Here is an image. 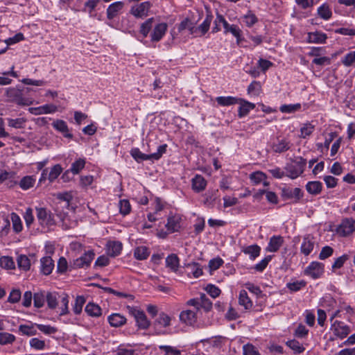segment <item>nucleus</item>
Listing matches in <instances>:
<instances>
[{
  "label": "nucleus",
  "mask_w": 355,
  "mask_h": 355,
  "mask_svg": "<svg viewBox=\"0 0 355 355\" xmlns=\"http://www.w3.org/2000/svg\"><path fill=\"white\" fill-rule=\"evenodd\" d=\"M354 230L355 220L352 218H345L342 220L336 232L339 236L345 237L352 234Z\"/></svg>",
  "instance_id": "5"
},
{
  "label": "nucleus",
  "mask_w": 355,
  "mask_h": 355,
  "mask_svg": "<svg viewBox=\"0 0 355 355\" xmlns=\"http://www.w3.org/2000/svg\"><path fill=\"white\" fill-rule=\"evenodd\" d=\"M85 312L90 316L98 317L101 315V307L94 303L89 302L85 306Z\"/></svg>",
  "instance_id": "29"
},
{
  "label": "nucleus",
  "mask_w": 355,
  "mask_h": 355,
  "mask_svg": "<svg viewBox=\"0 0 355 355\" xmlns=\"http://www.w3.org/2000/svg\"><path fill=\"white\" fill-rule=\"evenodd\" d=\"M152 4L149 1H144L136 6H132L130 13L136 18H144L148 15L149 10Z\"/></svg>",
  "instance_id": "6"
},
{
  "label": "nucleus",
  "mask_w": 355,
  "mask_h": 355,
  "mask_svg": "<svg viewBox=\"0 0 355 355\" xmlns=\"http://www.w3.org/2000/svg\"><path fill=\"white\" fill-rule=\"evenodd\" d=\"M11 220L12 222V228L17 233L22 230V224L19 216L16 213L11 214Z\"/></svg>",
  "instance_id": "43"
},
{
  "label": "nucleus",
  "mask_w": 355,
  "mask_h": 355,
  "mask_svg": "<svg viewBox=\"0 0 355 355\" xmlns=\"http://www.w3.org/2000/svg\"><path fill=\"white\" fill-rule=\"evenodd\" d=\"M334 250L330 246H324L322 248V250L319 254V259L321 260H324L329 257H331L333 254Z\"/></svg>",
  "instance_id": "63"
},
{
  "label": "nucleus",
  "mask_w": 355,
  "mask_h": 355,
  "mask_svg": "<svg viewBox=\"0 0 355 355\" xmlns=\"http://www.w3.org/2000/svg\"><path fill=\"white\" fill-rule=\"evenodd\" d=\"M322 188V184L319 181L309 182L306 185V191L312 195L319 194Z\"/></svg>",
  "instance_id": "26"
},
{
  "label": "nucleus",
  "mask_w": 355,
  "mask_h": 355,
  "mask_svg": "<svg viewBox=\"0 0 355 355\" xmlns=\"http://www.w3.org/2000/svg\"><path fill=\"white\" fill-rule=\"evenodd\" d=\"M324 272V264L317 261H313L305 269L304 273L311 276L313 279L319 278Z\"/></svg>",
  "instance_id": "7"
},
{
  "label": "nucleus",
  "mask_w": 355,
  "mask_h": 355,
  "mask_svg": "<svg viewBox=\"0 0 355 355\" xmlns=\"http://www.w3.org/2000/svg\"><path fill=\"white\" fill-rule=\"evenodd\" d=\"M287 346H288L292 350L294 351L295 354H300L303 352L305 348L296 340H291L286 343Z\"/></svg>",
  "instance_id": "42"
},
{
  "label": "nucleus",
  "mask_w": 355,
  "mask_h": 355,
  "mask_svg": "<svg viewBox=\"0 0 355 355\" xmlns=\"http://www.w3.org/2000/svg\"><path fill=\"white\" fill-rule=\"evenodd\" d=\"M217 103L221 106H229L239 103V98L233 96H218L216 98Z\"/></svg>",
  "instance_id": "32"
},
{
  "label": "nucleus",
  "mask_w": 355,
  "mask_h": 355,
  "mask_svg": "<svg viewBox=\"0 0 355 355\" xmlns=\"http://www.w3.org/2000/svg\"><path fill=\"white\" fill-rule=\"evenodd\" d=\"M46 296L42 293H36L34 295V306L37 308H41L44 304Z\"/></svg>",
  "instance_id": "56"
},
{
  "label": "nucleus",
  "mask_w": 355,
  "mask_h": 355,
  "mask_svg": "<svg viewBox=\"0 0 355 355\" xmlns=\"http://www.w3.org/2000/svg\"><path fill=\"white\" fill-rule=\"evenodd\" d=\"M95 254L93 251L89 250L85 252L83 256L76 259L73 261V267L75 268H80L85 266H89L91 261L94 258Z\"/></svg>",
  "instance_id": "9"
},
{
  "label": "nucleus",
  "mask_w": 355,
  "mask_h": 355,
  "mask_svg": "<svg viewBox=\"0 0 355 355\" xmlns=\"http://www.w3.org/2000/svg\"><path fill=\"white\" fill-rule=\"evenodd\" d=\"M286 169L288 173L287 176L292 179L297 178L303 173L300 166L295 167V166L292 164L288 165Z\"/></svg>",
  "instance_id": "35"
},
{
  "label": "nucleus",
  "mask_w": 355,
  "mask_h": 355,
  "mask_svg": "<svg viewBox=\"0 0 355 355\" xmlns=\"http://www.w3.org/2000/svg\"><path fill=\"white\" fill-rule=\"evenodd\" d=\"M41 270L42 272L48 275L51 273L54 268V261L51 257H44L41 259Z\"/></svg>",
  "instance_id": "16"
},
{
  "label": "nucleus",
  "mask_w": 355,
  "mask_h": 355,
  "mask_svg": "<svg viewBox=\"0 0 355 355\" xmlns=\"http://www.w3.org/2000/svg\"><path fill=\"white\" fill-rule=\"evenodd\" d=\"M35 179L32 175L24 176L19 182V185L23 190H28L33 187Z\"/></svg>",
  "instance_id": "30"
},
{
  "label": "nucleus",
  "mask_w": 355,
  "mask_h": 355,
  "mask_svg": "<svg viewBox=\"0 0 355 355\" xmlns=\"http://www.w3.org/2000/svg\"><path fill=\"white\" fill-rule=\"evenodd\" d=\"M153 21L154 18L151 17L148 19L143 24H141L140 27V33L143 35L144 37H146L148 35V33L150 32L152 28Z\"/></svg>",
  "instance_id": "45"
},
{
  "label": "nucleus",
  "mask_w": 355,
  "mask_h": 355,
  "mask_svg": "<svg viewBox=\"0 0 355 355\" xmlns=\"http://www.w3.org/2000/svg\"><path fill=\"white\" fill-rule=\"evenodd\" d=\"M18 267L25 271L28 270L31 267V261L27 256L21 254L18 256L17 259Z\"/></svg>",
  "instance_id": "36"
},
{
  "label": "nucleus",
  "mask_w": 355,
  "mask_h": 355,
  "mask_svg": "<svg viewBox=\"0 0 355 355\" xmlns=\"http://www.w3.org/2000/svg\"><path fill=\"white\" fill-rule=\"evenodd\" d=\"M327 37L326 34L321 32L309 33L308 36L309 42L311 43H324L327 40Z\"/></svg>",
  "instance_id": "27"
},
{
  "label": "nucleus",
  "mask_w": 355,
  "mask_h": 355,
  "mask_svg": "<svg viewBox=\"0 0 355 355\" xmlns=\"http://www.w3.org/2000/svg\"><path fill=\"white\" fill-rule=\"evenodd\" d=\"M171 318L164 313H161L154 322V326L157 328L158 326L166 327L170 325Z\"/></svg>",
  "instance_id": "33"
},
{
  "label": "nucleus",
  "mask_w": 355,
  "mask_h": 355,
  "mask_svg": "<svg viewBox=\"0 0 355 355\" xmlns=\"http://www.w3.org/2000/svg\"><path fill=\"white\" fill-rule=\"evenodd\" d=\"M284 239L281 236H273L270 238L267 251L277 252L283 244Z\"/></svg>",
  "instance_id": "21"
},
{
  "label": "nucleus",
  "mask_w": 355,
  "mask_h": 355,
  "mask_svg": "<svg viewBox=\"0 0 355 355\" xmlns=\"http://www.w3.org/2000/svg\"><path fill=\"white\" fill-rule=\"evenodd\" d=\"M301 107V105L300 103L294 104V105H283L280 107V111L282 112L286 113H292Z\"/></svg>",
  "instance_id": "58"
},
{
  "label": "nucleus",
  "mask_w": 355,
  "mask_h": 355,
  "mask_svg": "<svg viewBox=\"0 0 355 355\" xmlns=\"http://www.w3.org/2000/svg\"><path fill=\"white\" fill-rule=\"evenodd\" d=\"M62 172V168L60 164L54 165L51 168L48 175V180L50 182H53Z\"/></svg>",
  "instance_id": "38"
},
{
  "label": "nucleus",
  "mask_w": 355,
  "mask_h": 355,
  "mask_svg": "<svg viewBox=\"0 0 355 355\" xmlns=\"http://www.w3.org/2000/svg\"><path fill=\"white\" fill-rule=\"evenodd\" d=\"M85 303V299L83 296H77L73 310L76 314H80L82 311L83 306Z\"/></svg>",
  "instance_id": "51"
},
{
  "label": "nucleus",
  "mask_w": 355,
  "mask_h": 355,
  "mask_svg": "<svg viewBox=\"0 0 355 355\" xmlns=\"http://www.w3.org/2000/svg\"><path fill=\"white\" fill-rule=\"evenodd\" d=\"M166 227L171 232L178 231L180 227L178 220L175 217H169Z\"/></svg>",
  "instance_id": "53"
},
{
  "label": "nucleus",
  "mask_w": 355,
  "mask_h": 355,
  "mask_svg": "<svg viewBox=\"0 0 355 355\" xmlns=\"http://www.w3.org/2000/svg\"><path fill=\"white\" fill-rule=\"evenodd\" d=\"M306 282L304 280L290 282L286 284L287 288L292 292H297L304 288Z\"/></svg>",
  "instance_id": "49"
},
{
  "label": "nucleus",
  "mask_w": 355,
  "mask_h": 355,
  "mask_svg": "<svg viewBox=\"0 0 355 355\" xmlns=\"http://www.w3.org/2000/svg\"><path fill=\"white\" fill-rule=\"evenodd\" d=\"M107 320L110 324L114 327H121L126 322V318L119 313H113L110 315Z\"/></svg>",
  "instance_id": "22"
},
{
  "label": "nucleus",
  "mask_w": 355,
  "mask_h": 355,
  "mask_svg": "<svg viewBox=\"0 0 355 355\" xmlns=\"http://www.w3.org/2000/svg\"><path fill=\"white\" fill-rule=\"evenodd\" d=\"M239 103H240L239 116L240 117L246 116L251 110H253L255 107V105L254 103L246 101L242 98H239Z\"/></svg>",
  "instance_id": "20"
},
{
  "label": "nucleus",
  "mask_w": 355,
  "mask_h": 355,
  "mask_svg": "<svg viewBox=\"0 0 355 355\" xmlns=\"http://www.w3.org/2000/svg\"><path fill=\"white\" fill-rule=\"evenodd\" d=\"M179 265V258L175 254H171L166 257V266L173 272L178 271Z\"/></svg>",
  "instance_id": "25"
},
{
  "label": "nucleus",
  "mask_w": 355,
  "mask_h": 355,
  "mask_svg": "<svg viewBox=\"0 0 355 355\" xmlns=\"http://www.w3.org/2000/svg\"><path fill=\"white\" fill-rule=\"evenodd\" d=\"M7 121L9 127L21 129L25 127L27 119L24 117L16 119L8 118Z\"/></svg>",
  "instance_id": "28"
},
{
  "label": "nucleus",
  "mask_w": 355,
  "mask_h": 355,
  "mask_svg": "<svg viewBox=\"0 0 355 355\" xmlns=\"http://www.w3.org/2000/svg\"><path fill=\"white\" fill-rule=\"evenodd\" d=\"M207 185V181L205 179L200 175H196L192 179V189L196 192H200L205 189Z\"/></svg>",
  "instance_id": "18"
},
{
  "label": "nucleus",
  "mask_w": 355,
  "mask_h": 355,
  "mask_svg": "<svg viewBox=\"0 0 355 355\" xmlns=\"http://www.w3.org/2000/svg\"><path fill=\"white\" fill-rule=\"evenodd\" d=\"M261 91V85L258 81H253L248 88V92L254 96H259Z\"/></svg>",
  "instance_id": "47"
},
{
  "label": "nucleus",
  "mask_w": 355,
  "mask_h": 355,
  "mask_svg": "<svg viewBox=\"0 0 355 355\" xmlns=\"http://www.w3.org/2000/svg\"><path fill=\"white\" fill-rule=\"evenodd\" d=\"M266 179V175L260 171L252 173L250 175V180L255 184H259Z\"/></svg>",
  "instance_id": "64"
},
{
  "label": "nucleus",
  "mask_w": 355,
  "mask_h": 355,
  "mask_svg": "<svg viewBox=\"0 0 355 355\" xmlns=\"http://www.w3.org/2000/svg\"><path fill=\"white\" fill-rule=\"evenodd\" d=\"M58 293H47L46 295V300L49 309H54L58 305Z\"/></svg>",
  "instance_id": "40"
},
{
  "label": "nucleus",
  "mask_w": 355,
  "mask_h": 355,
  "mask_svg": "<svg viewBox=\"0 0 355 355\" xmlns=\"http://www.w3.org/2000/svg\"><path fill=\"white\" fill-rule=\"evenodd\" d=\"M57 106L53 104H46L37 107H30L29 112L35 115L51 114L57 111Z\"/></svg>",
  "instance_id": "10"
},
{
  "label": "nucleus",
  "mask_w": 355,
  "mask_h": 355,
  "mask_svg": "<svg viewBox=\"0 0 355 355\" xmlns=\"http://www.w3.org/2000/svg\"><path fill=\"white\" fill-rule=\"evenodd\" d=\"M168 26L166 23H160L155 26L151 34V40L153 42L159 41L165 35Z\"/></svg>",
  "instance_id": "11"
},
{
  "label": "nucleus",
  "mask_w": 355,
  "mask_h": 355,
  "mask_svg": "<svg viewBox=\"0 0 355 355\" xmlns=\"http://www.w3.org/2000/svg\"><path fill=\"white\" fill-rule=\"evenodd\" d=\"M314 130V126L312 125L310 123L305 124L302 128L300 129L301 135L300 137L302 138H306V137L311 135Z\"/></svg>",
  "instance_id": "62"
},
{
  "label": "nucleus",
  "mask_w": 355,
  "mask_h": 355,
  "mask_svg": "<svg viewBox=\"0 0 355 355\" xmlns=\"http://www.w3.org/2000/svg\"><path fill=\"white\" fill-rule=\"evenodd\" d=\"M159 349L165 352V355H180V350L174 348L171 346L161 345Z\"/></svg>",
  "instance_id": "61"
},
{
  "label": "nucleus",
  "mask_w": 355,
  "mask_h": 355,
  "mask_svg": "<svg viewBox=\"0 0 355 355\" xmlns=\"http://www.w3.org/2000/svg\"><path fill=\"white\" fill-rule=\"evenodd\" d=\"M187 268H190L194 277L198 278L202 275V269L200 264L196 262H192L187 264Z\"/></svg>",
  "instance_id": "48"
},
{
  "label": "nucleus",
  "mask_w": 355,
  "mask_h": 355,
  "mask_svg": "<svg viewBox=\"0 0 355 355\" xmlns=\"http://www.w3.org/2000/svg\"><path fill=\"white\" fill-rule=\"evenodd\" d=\"M85 159L80 158L79 159L76 160L71 164L70 171L73 174H78L85 167Z\"/></svg>",
  "instance_id": "46"
},
{
  "label": "nucleus",
  "mask_w": 355,
  "mask_h": 355,
  "mask_svg": "<svg viewBox=\"0 0 355 355\" xmlns=\"http://www.w3.org/2000/svg\"><path fill=\"white\" fill-rule=\"evenodd\" d=\"M124 3L123 1H116L110 4L107 9V17L109 19H114L118 12L123 9Z\"/></svg>",
  "instance_id": "15"
},
{
  "label": "nucleus",
  "mask_w": 355,
  "mask_h": 355,
  "mask_svg": "<svg viewBox=\"0 0 355 355\" xmlns=\"http://www.w3.org/2000/svg\"><path fill=\"white\" fill-rule=\"evenodd\" d=\"M180 320L187 324L193 325L196 322V313L191 310L183 311L180 314Z\"/></svg>",
  "instance_id": "13"
},
{
  "label": "nucleus",
  "mask_w": 355,
  "mask_h": 355,
  "mask_svg": "<svg viewBox=\"0 0 355 355\" xmlns=\"http://www.w3.org/2000/svg\"><path fill=\"white\" fill-rule=\"evenodd\" d=\"M61 312L60 315H64L69 313L68 304H69V296L67 294H63L61 296Z\"/></svg>",
  "instance_id": "59"
},
{
  "label": "nucleus",
  "mask_w": 355,
  "mask_h": 355,
  "mask_svg": "<svg viewBox=\"0 0 355 355\" xmlns=\"http://www.w3.org/2000/svg\"><path fill=\"white\" fill-rule=\"evenodd\" d=\"M0 266L5 269H12L15 268V263L10 257L3 256L0 258Z\"/></svg>",
  "instance_id": "44"
},
{
  "label": "nucleus",
  "mask_w": 355,
  "mask_h": 355,
  "mask_svg": "<svg viewBox=\"0 0 355 355\" xmlns=\"http://www.w3.org/2000/svg\"><path fill=\"white\" fill-rule=\"evenodd\" d=\"M331 330L334 335L340 338H345L350 332L349 326L343 322L336 320L331 326Z\"/></svg>",
  "instance_id": "8"
},
{
  "label": "nucleus",
  "mask_w": 355,
  "mask_h": 355,
  "mask_svg": "<svg viewBox=\"0 0 355 355\" xmlns=\"http://www.w3.org/2000/svg\"><path fill=\"white\" fill-rule=\"evenodd\" d=\"M35 210L37 218L41 226L49 227L55 225L54 216L51 211L44 207H36Z\"/></svg>",
  "instance_id": "3"
},
{
  "label": "nucleus",
  "mask_w": 355,
  "mask_h": 355,
  "mask_svg": "<svg viewBox=\"0 0 355 355\" xmlns=\"http://www.w3.org/2000/svg\"><path fill=\"white\" fill-rule=\"evenodd\" d=\"M215 23L222 24L225 32H230L234 36H238L239 28L236 25H230L221 15H217Z\"/></svg>",
  "instance_id": "12"
},
{
  "label": "nucleus",
  "mask_w": 355,
  "mask_h": 355,
  "mask_svg": "<svg viewBox=\"0 0 355 355\" xmlns=\"http://www.w3.org/2000/svg\"><path fill=\"white\" fill-rule=\"evenodd\" d=\"M120 213L124 216L128 214L131 210V206L128 200H121L119 201Z\"/></svg>",
  "instance_id": "54"
},
{
  "label": "nucleus",
  "mask_w": 355,
  "mask_h": 355,
  "mask_svg": "<svg viewBox=\"0 0 355 355\" xmlns=\"http://www.w3.org/2000/svg\"><path fill=\"white\" fill-rule=\"evenodd\" d=\"M282 196L287 199L295 198L299 200L302 197V193L300 188H284L282 189Z\"/></svg>",
  "instance_id": "19"
},
{
  "label": "nucleus",
  "mask_w": 355,
  "mask_h": 355,
  "mask_svg": "<svg viewBox=\"0 0 355 355\" xmlns=\"http://www.w3.org/2000/svg\"><path fill=\"white\" fill-rule=\"evenodd\" d=\"M53 128L58 131L62 132L64 137L71 139L73 137L72 134L69 132L68 126L67 123L61 119H57L52 123Z\"/></svg>",
  "instance_id": "17"
},
{
  "label": "nucleus",
  "mask_w": 355,
  "mask_h": 355,
  "mask_svg": "<svg viewBox=\"0 0 355 355\" xmlns=\"http://www.w3.org/2000/svg\"><path fill=\"white\" fill-rule=\"evenodd\" d=\"M239 304L244 306L245 309H250L252 303L249 298L247 292L245 290H241L239 293Z\"/></svg>",
  "instance_id": "31"
},
{
  "label": "nucleus",
  "mask_w": 355,
  "mask_h": 355,
  "mask_svg": "<svg viewBox=\"0 0 355 355\" xmlns=\"http://www.w3.org/2000/svg\"><path fill=\"white\" fill-rule=\"evenodd\" d=\"M15 340V336L13 334L1 332L0 333V345H7L12 343Z\"/></svg>",
  "instance_id": "50"
},
{
  "label": "nucleus",
  "mask_w": 355,
  "mask_h": 355,
  "mask_svg": "<svg viewBox=\"0 0 355 355\" xmlns=\"http://www.w3.org/2000/svg\"><path fill=\"white\" fill-rule=\"evenodd\" d=\"M31 89L28 87L19 89L17 87H10L6 91V96L10 101L16 103L20 105H30L32 101L29 98L24 97V94L29 92Z\"/></svg>",
  "instance_id": "1"
},
{
  "label": "nucleus",
  "mask_w": 355,
  "mask_h": 355,
  "mask_svg": "<svg viewBox=\"0 0 355 355\" xmlns=\"http://www.w3.org/2000/svg\"><path fill=\"white\" fill-rule=\"evenodd\" d=\"M261 248L257 245H252L246 247L243 252L250 255L252 259H254L259 255Z\"/></svg>",
  "instance_id": "39"
},
{
  "label": "nucleus",
  "mask_w": 355,
  "mask_h": 355,
  "mask_svg": "<svg viewBox=\"0 0 355 355\" xmlns=\"http://www.w3.org/2000/svg\"><path fill=\"white\" fill-rule=\"evenodd\" d=\"M313 238L311 235H306L303 239L301 245V252L305 256H308L313 249L314 241Z\"/></svg>",
  "instance_id": "14"
},
{
  "label": "nucleus",
  "mask_w": 355,
  "mask_h": 355,
  "mask_svg": "<svg viewBox=\"0 0 355 355\" xmlns=\"http://www.w3.org/2000/svg\"><path fill=\"white\" fill-rule=\"evenodd\" d=\"M318 15L323 19L327 20L331 18L332 12L329 6L326 3H324L318 8Z\"/></svg>",
  "instance_id": "37"
},
{
  "label": "nucleus",
  "mask_w": 355,
  "mask_h": 355,
  "mask_svg": "<svg viewBox=\"0 0 355 355\" xmlns=\"http://www.w3.org/2000/svg\"><path fill=\"white\" fill-rule=\"evenodd\" d=\"M345 66L349 67L355 63V51L347 53L342 60Z\"/></svg>",
  "instance_id": "60"
},
{
  "label": "nucleus",
  "mask_w": 355,
  "mask_h": 355,
  "mask_svg": "<svg viewBox=\"0 0 355 355\" xmlns=\"http://www.w3.org/2000/svg\"><path fill=\"white\" fill-rule=\"evenodd\" d=\"M167 145L163 144L158 147L157 151L152 154H145L140 151L137 148H132L130 150V155L137 162H141L144 160H158L161 158L162 155L166 151Z\"/></svg>",
  "instance_id": "2"
},
{
  "label": "nucleus",
  "mask_w": 355,
  "mask_h": 355,
  "mask_svg": "<svg viewBox=\"0 0 355 355\" xmlns=\"http://www.w3.org/2000/svg\"><path fill=\"white\" fill-rule=\"evenodd\" d=\"M211 20L212 16L207 15L204 21L198 27V30L202 35L205 34L208 31Z\"/></svg>",
  "instance_id": "57"
},
{
  "label": "nucleus",
  "mask_w": 355,
  "mask_h": 355,
  "mask_svg": "<svg viewBox=\"0 0 355 355\" xmlns=\"http://www.w3.org/2000/svg\"><path fill=\"white\" fill-rule=\"evenodd\" d=\"M290 147V142L286 139L278 140L277 143L273 144L272 146L273 151L278 153L287 151Z\"/></svg>",
  "instance_id": "24"
},
{
  "label": "nucleus",
  "mask_w": 355,
  "mask_h": 355,
  "mask_svg": "<svg viewBox=\"0 0 355 355\" xmlns=\"http://www.w3.org/2000/svg\"><path fill=\"white\" fill-rule=\"evenodd\" d=\"M35 325L37 326L39 330L47 335L53 334L58 331L57 328L51 325H44L40 324H35Z\"/></svg>",
  "instance_id": "55"
},
{
  "label": "nucleus",
  "mask_w": 355,
  "mask_h": 355,
  "mask_svg": "<svg viewBox=\"0 0 355 355\" xmlns=\"http://www.w3.org/2000/svg\"><path fill=\"white\" fill-rule=\"evenodd\" d=\"M19 331L21 333V334L28 336H34L37 334V331L34 327V324H21L19 327Z\"/></svg>",
  "instance_id": "41"
},
{
  "label": "nucleus",
  "mask_w": 355,
  "mask_h": 355,
  "mask_svg": "<svg viewBox=\"0 0 355 355\" xmlns=\"http://www.w3.org/2000/svg\"><path fill=\"white\" fill-rule=\"evenodd\" d=\"M200 309H203L206 312L212 309V302L207 298L205 294L200 295Z\"/></svg>",
  "instance_id": "52"
},
{
  "label": "nucleus",
  "mask_w": 355,
  "mask_h": 355,
  "mask_svg": "<svg viewBox=\"0 0 355 355\" xmlns=\"http://www.w3.org/2000/svg\"><path fill=\"white\" fill-rule=\"evenodd\" d=\"M150 254L149 250L146 246L137 247L134 252L135 257L138 260H144L148 258Z\"/></svg>",
  "instance_id": "34"
},
{
  "label": "nucleus",
  "mask_w": 355,
  "mask_h": 355,
  "mask_svg": "<svg viewBox=\"0 0 355 355\" xmlns=\"http://www.w3.org/2000/svg\"><path fill=\"white\" fill-rule=\"evenodd\" d=\"M122 250V243L119 241H110L107 244V254L110 257H114L121 253Z\"/></svg>",
  "instance_id": "23"
},
{
  "label": "nucleus",
  "mask_w": 355,
  "mask_h": 355,
  "mask_svg": "<svg viewBox=\"0 0 355 355\" xmlns=\"http://www.w3.org/2000/svg\"><path fill=\"white\" fill-rule=\"evenodd\" d=\"M129 313L135 318L137 327L141 329H147L150 322L147 319L145 313L136 307L128 306Z\"/></svg>",
  "instance_id": "4"
}]
</instances>
